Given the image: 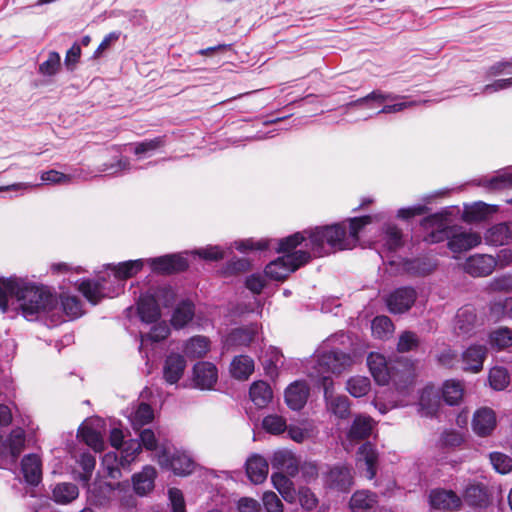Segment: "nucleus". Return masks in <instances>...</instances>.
Masks as SVG:
<instances>
[{
	"label": "nucleus",
	"instance_id": "obj_1",
	"mask_svg": "<svg viewBox=\"0 0 512 512\" xmlns=\"http://www.w3.org/2000/svg\"><path fill=\"white\" fill-rule=\"evenodd\" d=\"M56 295L44 286H37L21 278H0V309L8 312L9 306L21 311L27 319L40 313H51L57 306Z\"/></svg>",
	"mask_w": 512,
	"mask_h": 512
},
{
	"label": "nucleus",
	"instance_id": "obj_2",
	"mask_svg": "<svg viewBox=\"0 0 512 512\" xmlns=\"http://www.w3.org/2000/svg\"><path fill=\"white\" fill-rule=\"evenodd\" d=\"M421 226L425 229H432L425 237V241L438 243L447 239V246L454 253L470 250L481 243V237L478 234L465 231L457 232L449 227L440 213L425 217L421 221Z\"/></svg>",
	"mask_w": 512,
	"mask_h": 512
},
{
	"label": "nucleus",
	"instance_id": "obj_3",
	"mask_svg": "<svg viewBox=\"0 0 512 512\" xmlns=\"http://www.w3.org/2000/svg\"><path fill=\"white\" fill-rule=\"evenodd\" d=\"M309 246L316 257L350 249L345 224L335 223L309 230Z\"/></svg>",
	"mask_w": 512,
	"mask_h": 512
},
{
	"label": "nucleus",
	"instance_id": "obj_4",
	"mask_svg": "<svg viewBox=\"0 0 512 512\" xmlns=\"http://www.w3.org/2000/svg\"><path fill=\"white\" fill-rule=\"evenodd\" d=\"M367 365L374 378L379 385L394 384L398 389L406 387L412 380V371L410 367L402 366L400 363L387 361L386 358L379 353H370L367 357Z\"/></svg>",
	"mask_w": 512,
	"mask_h": 512
},
{
	"label": "nucleus",
	"instance_id": "obj_5",
	"mask_svg": "<svg viewBox=\"0 0 512 512\" xmlns=\"http://www.w3.org/2000/svg\"><path fill=\"white\" fill-rule=\"evenodd\" d=\"M353 358L350 353L332 349L317 355L309 370V377L316 385L322 384V378L332 379L331 374H340L350 367Z\"/></svg>",
	"mask_w": 512,
	"mask_h": 512
},
{
	"label": "nucleus",
	"instance_id": "obj_6",
	"mask_svg": "<svg viewBox=\"0 0 512 512\" xmlns=\"http://www.w3.org/2000/svg\"><path fill=\"white\" fill-rule=\"evenodd\" d=\"M311 260V254L305 250H297L290 254H284L271 261L264 269L265 276L272 280L283 281L299 267Z\"/></svg>",
	"mask_w": 512,
	"mask_h": 512
},
{
	"label": "nucleus",
	"instance_id": "obj_7",
	"mask_svg": "<svg viewBox=\"0 0 512 512\" xmlns=\"http://www.w3.org/2000/svg\"><path fill=\"white\" fill-rule=\"evenodd\" d=\"M158 464L165 469L171 470L175 475L186 476L195 469V461L184 451L167 448L161 449L157 454Z\"/></svg>",
	"mask_w": 512,
	"mask_h": 512
},
{
	"label": "nucleus",
	"instance_id": "obj_8",
	"mask_svg": "<svg viewBox=\"0 0 512 512\" xmlns=\"http://www.w3.org/2000/svg\"><path fill=\"white\" fill-rule=\"evenodd\" d=\"M124 445L120 456L116 452H109L103 457L102 463L107 470V475L113 479L121 476L120 466H128L141 451V444L137 440H130Z\"/></svg>",
	"mask_w": 512,
	"mask_h": 512
},
{
	"label": "nucleus",
	"instance_id": "obj_9",
	"mask_svg": "<svg viewBox=\"0 0 512 512\" xmlns=\"http://www.w3.org/2000/svg\"><path fill=\"white\" fill-rule=\"evenodd\" d=\"M317 386L323 389L328 411L340 419H346L350 416V400L345 395L334 394L333 379L322 378V384Z\"/></svg>",
	"mask_w": 512,
	"mask_h": 512
},
{
	"label": "nucleus",
	"instance_id": "obj_10",
	"mask_svg": "<svg viewBox=\"0 0 512 512\" xmlns=\"http://www.w3.org/2000/svg\"><path fill=\"white\" fill-rule=\"evenodd\" d=\"M353 484V470L347 465H334L324 474V485L329 489L346 493Z\"/></svg>",
	"mask_w": 512,
	"mask_h": 512
},
{
	"label": "nucleus",
	"instance_id": "obj_11",
	"mask_svg": "<svg viewBox=\"0 0 512 512\" xmlns=\"http://www.w3.org/2000/svg\"><path fill=\"white\" fill-rule=\"evenodd\" d=\"M483 325L478 318L476 309L471 305H466L458 309L455 316L454 329L457 335L471 337L477 331V328Z\"/></svg>",
	"mask_w": 512,
	"mask_h": 512
},
{
	"label": "nucleus",
	"instance_id": "obj_12",
	"mask_svg": "<svg viewBox=\"0 0 512 512\" xmlns=\"http://www.w3.org/2000/svg\"><path fill=\"white\" fill-rule=\"evenodd\" d=\"M416 299L417 291L411 286H404L391 292L387 297L386 304L391 313L402 314L414 305Z\"/></svg>",
	"mask_w": 512,
	"mask_h": 512
},
{
	"label": "nucleus",
	"instance_id": "obj_13",
	"mask_svg": "<svg viewBox=\"0 0 512 512\" xmlns=\"http://www.w3.org/2000/svg\"><path fill=\"white\" fill-rule=\"evenodd\" d=\"M488 349L482 344L470 345L461 354V369L465 372L478 373L483 369Z\"/></svg>",
	"mask_w": 512,
	"mask_h": 512
},
{
	"label": "nucleus",
	"instance_id": "obj_14",
	"mask_svg": "<svg viewBox=\"0 0 512 512\" xmlns=\"http://www.w3.org/2000/svg\"><path fill=\"white\" fill-rule=\"evenodd\" d=\"M148 262L152 270L159 274L183 272L189 266L186 258L176 254L151 258Z\"/></svg>",
	"mask_w": 512,
	"mask_h": 512
},
{
	"label": "nucleus",
	"instance_id": "obj_15",
	"mask_svg": "<svg viewBox=\"0 0 512 512\" xmlns=\"http://www.w3.org/2000/svg\"><path fill=\"white\" fill-rule=\"evenodd\" d=\"M496 266L497 262L493 256L475 254L465 261L464 271L473 277H486L494 271Z\"/></svg>",
	"mask_w": 512,
	"mask_h": 512
},
{
	"label": "nucleus",
	"instance_id": "obj_16",
	"mask_svg": "<svg viewBox=\"0 0 512 512\" xmlns=\"http://www.w3.org/2000/svg\"><path fill=\"white\" fill-rule=\"evenodd\" d=\"M25 447V432L21 428L12 430L9 436L0 442V458H11L15 462Z\"/></svg>",
	"mask_w": 512,
	"mask_h": 512
},
{
	"label": "nucleus",
	"instance_id": "obj_17",
	"mask_svg": "<svg viewBox=\"0 0 512 512\" xmlns=\"http://www.w3.org/2000/svg\"><path fill=\"white\" fill-rule=\"evenodd\" d=\"M497 420L493 409L482 407L475 411L472 420L474 432L480 437H486L496 428Z\"/></svg>",
	"mask_w": 512,
	"mask_h": 512
},
{
	"label": "nucleus",
	"instance_id": "obj_18",
	"mask_svg": "<svg viewBox=\"0 0 512 512\" xmlns=\"http://www.w3.org/2000/svg\"><path fill=\"white\" fill-rule=\"evenodd\" d=\"M218 378L217 368L210 362H198L193 367V383L202 390L211 389Z\"/></svg>",
	"mask_w": 512,
	"mask_h": 512
},
{
	"label": "nucleus",
	"instance_id": "obj_19",
	"mask_svg": "<svg viewBox=\"0 0 512 512\" xmlns=\"http://www.w3.org/2000/svg\"><path fill=\"white\" fill-rule=\"evenodd\" d=\"M429 503L434 509L452 511L461 506V499L451 490L434 489L429 494Z\"/></svg>",
	"mask_w": 512,
	"mask_h": 512
},
{
	"label": "nucleus",
	"instance_id": "obj_20",
	"mask_svg": "<svg viewBox=\"0 0 512 512\" xmlns=\"http://www.w3.org/2000/svg\"><path fill=\"white\" fill-rule=\"evenodd\" d=\"M309 387L303 381H295L285 390V402L294 411L301 410L308 399Z\"/></svg>",
	"mask_w": 512,
	"mask_h": 512
},
{
	"label": "nucleus",
	"instance_id": "obj_21",
	"mask_svg": "<svg viewBox=\"0 0 512 512\" xmlns=\"http://www.w3.org/2000/svg\"><path fill=\"white\" fill-rule=\"evenodd\" d=\"M186 360L178 353L169 354L163 365V378L168 384H176L184 374Z\"/></svg>",
	"mask_w": 512,
	"mask_h": 512
},
{
	"label": "nucleus",
	"instance_id": "obj_22",
	"mask_svg": "<svg viewBox=\"0 0 512 512\" xmlns=\"http://www.w3.org/2000/svg\"><path fill=\"white\" fill-rule=\"evenodd\" d=\"M357 462L364 463L365 476L372 480L376 476L378 466V452L374 445L370 442L362 444L357 452Z\"/></svg>",
	"mask_w": 512,
	"mask_h": 512
},
{
	"label": "nucleus",
	"instance_id": "obj_23",
	"mask_svg": "<svg viewBox=\"0 0 512 512\" xmlns=\"http://www.w3.org/2000/svg\"><path fill=\"white\" fill-rule=\"evenodd\" d=\"M485 240L494 246L508 245L512 242V222L493 225L485 233Z\"/></svg>",
	"mask_w": 512,
	"mask_h": 512
},
{
	"label": "nucleus",
	"instance_id": "obj_24",
	"mask_svg": "<svg viewBox=\"0 0 512 512\" xmlns=\"http://www.w3.org/2000/svg\"><path fill=\"white\" fill-rule=\"evenodd\" d=\"M466 443V434L456 429H445L441 432L436 446L444 452H453Z\"/></svg>",
	"mask_w": 512,
	"mask_h": 512
},
{
	"label": "nucleus",
	"instance_id": "obj_25",
	"mask_svg": "<svg viewBox=\"0 0 512 512\" xmlns=\"http://www.w3.org/2000/svg\"><path fill=\"white\" fill-rule=\"evenodd\" d=\"M269 464L261 455L255 454L246 461V474L254 484L264 482L268 475Z\"/></svg>",
	"mask_w": 512,
	"mask_h": 512
},
{
	"label": "nucleus",
	"instance_id": "obj_26",
	"mask_svg": "<svg viewBox=\"0 0 512 512\" xmlns=\"http://www.w3.org/2000/svg\"><path fill=\"white\" fill-rule=\"evenodd\" d=\"M156 469L152 466H145L141 472L132 477L133 489L139 496H145L154 488Z\"/></svg>",
	"mask_w": 512,
	"mask_h": 512
},
{
	"label": "nucleus",
	"instance_id": "obj_27",
	"mask_svg": "<svg viewBox=\"0 0 512 512\" xmlns=\"http://www.w3.org/2000/svg\"><path fill=\"white\" fill-rule=\"evenodd\" d=\"M21 471L25 481L33 486L40 483L42 478L41 460L36 454L26 455L21 462Z\"/></svg>",
	"mask_w": 512,
	"mask_h": 512
},
{
	"label": "nucleus",
	"instance_id": "obj_28",
	"mask_svg": "<svg viewBox=\"0 0 512 512\" xmlns=\"http://www.w3.org/2000/svg\"><path fill=\"white\" fill-rule=\"evenodd\" d=\"M436 268V263L431 259L413 258L402 261V270L413 277H424L431 274Z\"/></svg>",
	"mask_w": 512,
	"mask_h": 512
},
{
	"label": "nucleus",
	"instance_id": "obj_29",
	"mask_svg": "<svg viewBox=\"0 0 512 512\" xmlns=\"http://www.w3.org/2000/svg\"><path fill=\"white\" fill-rule=\"evenodd\" d=\"M137 310L140 319L145 323H155L161 316L157 300L152 295H141Z\"/></svg>",
	"mask_w": 512,
	"mask_h": 512
},
{
	"label": "nucleus",
	"instance_id": "obj_30",
	"mask_svg": "<svg viewBox=\"0 0 512 512\" xmlns=\"http://www.w3.org/2000/svg\"><path fill=\"white\" fill-rule=\"evenodd\" d=\"M271 465L273 469L286 472L291 476H294L298 471L296 459L289 451H276L271 458Z\"/></svg>",
	"mask_w": 512,
	"mask_h": 512
},
{
	"label": "nucleus",
	"instance_id": "obj_31",
	"mask_svg": "<svg viewBox=\"0 0 512 512\" xmlns=\"http://www.w3.org/2000/svg\"><path fill=\"white\" fill-rule=\"evenodd\" d=\"M251 401L258 407L264 408L272 400L273 392L270 385L265 381L254 382L249 390Z\"/></svg>",
	"mask_w": 512,
	"mask_h": 512
},
{
	"label": "nucleus",
	"instance_id": "obj_32",
	"mask_svg": "<svg viewBox=\"0 0 512 512\" xmlns=\"http://www.w3.org/2000/svg\"><path fill=\"white\" fill-rule=\"evenodd\" d=\"M464 499L466 503L474 507H486L490 502L487 488L483 484H473L466 488Z\"/></svg>",
	"mask_w": 512,
	"mask_h": 512
},
{
	"label": "nucleus",
	"instance_id": "obj_33",
	"mask_svg": "<svg viewBox=\"0 0 512 512\" xmlns=\"http://www.w3.org/2000/svg\"><path fill=\"white\" fill-rule=\"evenodd\" d=\"M254 371V361L247 355L235 356L230 365L231 375L238 380H246Z\"/></svg>",
	"mask_w": 512,
	"mask_h": 512
},
{
	"label": "nucleus",
	"instance_id": "obj_34",
	"mask_svg": "<svg viewBox=\"0 0 512 512\" xmlns=\"http://www.w3.org/2000/svg\"><path fill=\"white\" fill-rule=\"evenodd\" d=\"M372 419L369 416L358 415L354 418L349 432L350 440H363L368 438L372 432Z\"/></svg>",
	"mask_w": 512,
	"mask_h": 512
},
{
	"label": "nucleus",
	"instance_id": "obj_35",
	"mask_svg": "<svg viewBox=\"0 0 512 512\" xmlns=\"http://www.w3.org/2000/svg\"><path fill=\"white\" fill-rule=\"evenodd\" d=\"M194 314V304L189 300H184L176 306L171 318V324L175 328H183L193 319Z\"/></svg>",
	"mask_w": 512,
	"mask_h": 512
},
{
	"label": "nucleus",
	"instance_id": "obj_36",
	"mask_svg": "<svg viewBox=\"0 0 512 512\" xmlns=\"http://www.w3.org/2000/svg\"><path fill=\"white\" fill-rule=\"evenodd\" d=\"M376 494L369 491H356L349 502L352 512H368L376 504Z\"/></svg>",
	"mask_w": 512,
	"mask_h": 512
},
{
	"label": "nucleus",
	"instance_id": "obj_37",
	"mask_svg": "<svg viewBox=\"0 0 512 512\" xmlns=\"http://www.w3.org/2000/svg\"><path fill=\"white\" fill-rule=\"evenodd\" d=\"M79 495L78 486L74 483H58L52 490V499L58 504H68Z\"/></svg>",
	"mask_w": 512,
	"mask_h": 512
},
{
	"label": "nucleus",
	"instance_id": "obj_38",
	"mask_svg": "<svg viewBox=\"0 0 512 512\" xmlns=\"http://www.w3.org/2000/svg\"><path fill=\"white\" fill-rule=\"evenodd\" d=\"M103 289V283L100 279L97 281L90 279L83 280L78 287V290L93 305L98 304L102 298H104L105 294Z\"/></svg>",
	"mask_w": 512,
	"mask_h": 512
},
{
	"label": "nucleus",
	"instance_id": "obj_39",
	"mask_svg": "<svg viewBox=\"0 0 512 512\" xmlns=\"http://www.w3.org/2000/svg\"><path fill=\"white\" fill-rule=\"evenodd\" d=\"M144 265L143 260H129L120 262L117 265L109 264L108 267L114 271V275L119 280H125L135 276L142 270Z\"/></svg>",
	"mask_w": 512,
	"mask_h": 512
},
{
	"label": "nucleus",
	"instance_id": "obj_40",
	"mask_svg": "<svg viewBox=\"0 0 512 512\" xmlns=\"http://www.w3.org/2000/svg\"><path fill=\"white\" fill-rule=\"evenodd\" d=\"M463 392V386L459 381L447 380L443 384L442 398L446 404L455 406L462 400Z\"/></svg>",
	"mask_w": 512,
	"mask_h": 512
},
{
	"label": "nucleus",
	"instance_id": "obj_41",
	"mask_svg": "<svg viewBox=\"0 0 512 512\" xmlns=\"http://www.w3.org/2000/svg\"><path fill=\"white\" fill-rule=\"evenodd\" d=\"M491 347L504 350L512 346V330L508 327H499L489 334Z\"/></svg>",
	"mask_w": 512,
	"mask_h": 512
},
{
	"label": "nucleus",
	"instance_id": "obj_42",
	"mask_svg": "<svg viewBox=\"0 0 512 512\" xmlns=\"http://www.w3.org/2000/svg\"><path fill=\"white\" fill-rule=\"evenodd\" d=\"M209 350V340L204 336H195L190 338L184 346V353L188 357H203Z\"/></svg>",
	"mask_w": 512,
	"mask_h": 512
},
{
	"label": "nucleus",
	"instance_id": "obj_43",
	"mask_svg": "<svg viewBox=\"0 0 512 512\" xmlns=\"http://www.w3.org/2000/svg\"><path fill=\"white\" fill-rule=\"evenodd\" d=\"M440 404V398L438 393H435L433 389L426 388L421 393L419 399V405L424 411L426 416H434L438 412Z\"/></svg>",
	"mask_w": 512,
	"mask_h": 512
},
{
	"label": "nucleus",
	"instance_id": "obj_44",
	"mask_svg": "<svg viewBox=\"0 0 512 512\" xmlns=\"http://www.w3.org/2000/svg\"><path fill=\"white\" fill-rule=\"evenodd\" d=\"M307 236L309 237V231L305 230L303 232H296L290 236L277 240L275 241L277 244L276 251L278 253L290 254L289 252L294 250L298 245L306 240Z\"/></svg>",
	"mask_w": 512,
	"mask_h": 512
},
{
	"label": "nucleus",
	"instance_id": "obj_45",
	"mask_svg": "<svg viewBox=\"0 0 512 512\" xmlns=\"http://www.w3.org/2000/svg\"><path fill=\"white\" fill-rule=\"evenodd\" d=\"M255 334L256 331L252 328H235L229 333L227 343L233 346H248L254 340Z\"/></svg>",
	"mask_w": 512,
	"mask_h": 512
},
{
	"label": "nucleus",
	"instance_id": "obj_46",
	"mask_svg": "<svg viewBox=\"0 0 512 512\" xmlns=\"http://www.w3.org/2000/svg\"><path fill=\"white\" fill-rule=\"evenodd\" d=\"M78 437L95 451H102L104 448L101 434L90 426H81L78 430Z\"/></svg>",
	"mask_w": 512,
	"mask_h": 512
},
{
	"label": "nucleus",
	"instance_id": "obj_47",
	"mask_svg": "<svg viewBox=\"0 0 512 512\" xmlns=\"http://www.w3.org/2000/svg\"><path fill=\"white\" fill-rule=\"evenodd\" d=\"M372 222L370 215L361 217H354L349 219V233L347 234V240L350 249L353 248L359 240V232L362 228Z\"/></svg>",
	"mask_w": 512,
	"mask_h": 512
},
{
	"label": "nucleus",
	"instance_id": "obj_48",
	"mask_svg": "<svg viewBox=\"0 0 512 512\" xmlns=\"http://www.w3.org/2000/svg\"><path fill=\"white\" fill-rule=\"evenodd\" d=\"M372 334L378 339L387 338L394 330V324L388 316H376L371 324Z\"/></svg>",
	"mask_w": 512,
	"mask_h": 512
},
{
	"label": "nucleus",
	"instance_id": "obj_49",
	"mask_svg": "<svg viewBox=\"0 0 512 512\" xmlns=\"http://www.w3.org/2000/svg\"><path fill=\"white\" fill-rule=\"evenodd\" d=\"M370 388V379L364 376L351 377L346 383L347 391L355 398L365 396Z\"/></svg>",
	"mask_w": 512,
	"mask_h": 512
},
{
	"label": "nucleus",
	"instance_id": "obj_50",
	"mask_svg": "<svg viewBox=\"0 0 512 512\" xmlns=\"http://www.w3.org/2000/svg\"><path fill=\"white\" fill-rule=\"evenodd\" d=\"M61 307L69 319H76L83 314L82 302L76 296L62 295Z\"/></svg>",
	"mask_w": 512,
	"mask_h": 512
},
{
	"label": "nucleus",
	"instance_id": "obj_51",
	"mask_svg": "<svg viewBox=\"0 0 512 512\" xmlns=\"http://www.w3.org/2000/svg\"><path fill=\"white\" fill-rule=\"evenodd\" d=\"M488 380L490 386L497 391L504 390L510 382L507 370L499 366L493 367L490 370Z\"/></svg>",
	"mask_w": 512,
	"mask_h": 512
},
{
	"label": "nucleus",
	"instance_id": "obj_52",
	"mask_svg": "<svg viewBox=\"0 0 512 512\" xmlns=\"http://www.w3.org/2000/svg\"><path fill=\"white\" fill-rule=\"evenodd\" d=\"M166 145V136H158L153 139H146L141 142H137L134 144V154L142 155L153 152L157 149H160Z\"/></svg>",
	"mask_w": 512,
	"mask_h": 512
},
{
	"label": "nucleus",
	"instance_id": "obj_53",
	"mask_svg": "<svg viewBox=\"0 0 512 512\" xmlns=\"http://www.w3.org/2000/svg\"><path fill=\"white\" fill-rule=\"evenodd\" d=\"M263 429L274 435H278L287 430L286 420L279 415H267L262 420Z\"/></svg>",
	"mask_w": 512,
	"mask_h": 512
},
{
	"label": "nucleus",
	"instance_id": "obj_54",
	"mask_svg": "<svg viewBox=\"0 0 512 512\" xmlns=\"http://www.w3.org/2000/svg\"><path fill=\"white\" fill-rule=\"evenodd\" d=\"M419 338L416 333L412 331H404L400 336L397 343V350L401 353L415 350L419 346Z\"/></svg>",
	"mask_w": 512,
	"mask_h": 512
},
{
	"label": "nucleus",
	"instance_id": "obj_55",
	"mask_svg": "<svg viewBox=\"0 0 512 512\" xmlns=\"http://www.w3.org/2000/svg\"><path fill=\"white\" fill-rule=\"evenodd\" d=\"M490 462L494 469L501 474L509 473L512 470V458L501 452L490 453Z\"/></svg>",
	"mask_w": 512,
	"mask_h": 512
},
{
	"label": "nucleus",
	"instance_id": "obj_56",
	"mask_svg": "<svg viewBox=\"0 0 512 512\" xmlns=\"http://www.w3.org/2000/svg\"><path fill=\"white\" fill-rule=\"evenodd\" d=\"M487 214L488 205L484 202H476L473 205L465 208L464 218L467 221L476 222L483 220Z\"/></svg>",
	"mask_w": 512,
	"mask_h": 512
},
{
	"label": "nucleus",
	"instance_id": "obj_57",
	"mask_svg": "<svg viewBox=\"0 0 512 512\" xmlns=\"http://www.w3.org/2000/svg\"><path fill=\"white\" fill-rule=\"evenodd\" d=\"M60 68V55L58 52L52 51L48 55V59L39 65V72L43 75H55Z\"/></svg>",
	"mask_w": 512,
	"mask_h": 512
},
{
	"label": "nucleus",
	"instance_id": "obj_58",
	"mask_svg": "<svg viewBox=\"0 0 512 512\" xmlns=\"http://www.w3.org/2000/svg\"><path fill=\"white\" fill-rule=\"evenodd\" d=\"M169 333L170 329L166 324L163 323L154 325L149 333L141 336L142 343L145 341H151L155 343L160 342L166 339Z\"/></svg>",
	"mask_w": 512,
	"mask_h": 512
},
{
	"label": "nucleus",
	"instance_id": "obj_59",
	"mask_svg": "<svg viewBox=\"0 0 512 512\" xmlns=\"http://www.w3.org/2000/svg\"><path fill=\"white\" fill-rule=\"evenodd\" d=\"M512 73V57L510 59H502L489 66L485 71V76L495 77L501 74Z\"/></svg>",
	"mask_w": 512,
	"mask_h": 512
},
{
	"label": "nucleus",
	"instance_id": "obj_60",
	"mask_svg": "<svg viewBox=\"0 0 512 512\" xmlns=\"http://www.w3.org/2000/svg\"><path fill=\"white\" fill-rule=\"evenodd\" d=\"M274 488L285 498L292 486L291 480L284 474V472H274L271 476Z\"/></svg>",
	"mask_w": 512,
	"mask_h": 512
},
{
	"label": "nucleus",
	"instance_id": "obj_61",
	"mask_svg": "<svg viewBox=\"0 0 512 512\" xmlns=\"http://www.w3.org/2000/svg\"><path fill=\"white\" fill-rule=\"evenodd\" d=\"M272 242L273 241L269 239H261L257 241L248 239L245 241H241L239 244H237L236 248L241 252L252 250L264 251L271 247Z\"/></svg>",
	"mask_w": 512,
	"mask_h": 512
},
{
	"label": "nucleus",
	"instance_id": "obj_62",
	"mask_svg": "<svg viewBox=\"0 0 512 512\" xmlns=\"http://www.w3.org/2000/svg\"><path fill=\"white\" fill-rule=\"evenodd\" d=\"M385 245L390 251L402 246V233L396 226H389L386 230Z\"/></svg>",
	"mask_w": 512,
	"mask_h": 512
},
{
	"label": "nucleus",
	"instance_id": "obj_63",
	"mask_svg": "<svg viewBox=\"0 0 512 512\" xmlns=\"http://www.w3.org/2000/svg\"><path fill=\"white\" fill-rule=\"evenodd\" d=\"M485 186L493 190L504 189L512 186V174L503 173L486 180Z\"/></svg>",
	"mask_w": 512,
	"mask_h": 512
},
{
	"label": "nucleus",
	"instance_id": "obj_64",
	"mask_svg": "<svg viewBox=\"0 0 512 512\" xmlns=\"http://www.w3.org/2000/svg\"><path fill=\"white\" fill-rule=\"evenodd\" d=\"M262 500L267 512H283V503L274 492H265Z\"/></svg>",
	"mask_w": 512,
	"mask_h": 512
}]
</instances>
